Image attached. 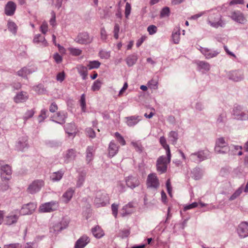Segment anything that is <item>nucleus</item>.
<instances>
[{"mask_svg": "<svg viewBox=\"0 0 248 248\" xmlns=\"http://www.w3.org/2000/svg\"><path fill=\"white\" fill-rule=\"evenodd\" d=\"M207 22L211 26L216 28L219 27H223L225 24L221 18L220 14L217 10H212L209 12Z\"/></svg>", "mask_w": 248, "mask_h": 248, "instance_id": "obj_1", "label": "nucleus"}, {"mask_svg": "<svg viewBox=\"0 0 248 248\" xmlns=\"http://www.w3.org/2000/svg\"><path fill=\"white\" fill-rule=\"evenodd\" d=\"M108 195L105 191H99L96 193V197L94 202L97 207L104 206L109 203Z\"/></svg>", "mask_w": 248, "mask_h": 248, "instance_id": "obj_2", "label": "nucleus"}, {"mask_svg": "<svg viewBox=\"0 0 248 248\" xmlns=\"http://www.w3.org/2000/svg\"><path fill=\"white\" fill-rule=\"evenodd\" d=\"M171 155L167 157L161 156L159 157L156 162L157 170L160 173H165L167 169L168 164L170 162Z\"/></svg>", "mask_w": 248, "mask_h": 248, "instance_id": "obj_3", "label": "nucleus"}, {"mask_svg": "<svg viewBox=\"0 0 248 248\" xmlns=\"http://www.w3.org/2000/svg\"><path fill=\"white\" fill-rule=\"evenodd\" d=\"M59 207L58 202H51L42 204L39 207L40 212H51L56 210Z\"/></svg>", "mask_w": 248, "mask_h": 248, "instance_id": "obj_4", "label": "nucleus"}, {"mask_svg": "<svg viewBox=\"0 0 248 248\" xmlns=\"http://www.w3.org/2000/svg\"><path fill=\"white\" fill-rule=\"evenodd\" d=\"M215 151L217 153H226L229 151L227 144L223 138H219L217 140Z\"/></svg>", "mask_w": 248, "mask_h": 248, "instance_id": "obj_5", "label": "nucleus"}, {"mask_svg": "<svg viewBox=\"0 0 248 248\" xmlns=\"http://www.w3.org/2000/svg\"><path fill=\"white\" fill-rule=\"evenodd\" d=\"M147 187L157 189L159 186V180L155 173L148 175L147 179Z\"/></svg>", "mask_w": 248, "mask_h": 248, "instance_id": "obj_6", "label": "nucleus"}, {"mask_svg": "<svg viewBox=\"0 0 248 248\" xmlns=\"http://www.w3.org/2000/svg\"><path fill=\"white\" fill-rule=\"evenodd\" d=\"M36 207V204L32 202L24 204L22 206L18 214L21 215L31 214L35 211Z\"/></svg>", "mask_w": 248, "mask_h": 248, "instance_id": "obj_7", "label": "nucleus"}, {"mask_svg": "<svg viewBox=\"0 0 248 248\" xmlns=\"http://www.w3.org/2000/svg\"><path fill=\"white\" fill-rule=\"evenodd\" d=\"M208 152L206 151H200L197 153L191 154L189 156L190 159L195 162H201L207 158Z\"/></svg>", "mask_w": 248, "mask_h": 248, "instance_id": "obj_8", "label": "nucleus"}, {"mask_svg": "<svg viewBox=\"0 0 248 248\" xmlns=\"http://www.w3.org/2000/svg\"><path fill=\"white\" fill-rule=\"evenodd\" d=\"M1 178L3 181H9L11 178L12 170L10 166L5 165L1 167Z\"/></svg>", "mask_w": 248, "mask_h": 248, "instance_id": "obj_9", "label": "nucleus"}, {"mask_svg": "<svg viewBox=\"0 0 248 248\" xmlns=\"http://www.w3.org/2000/svg\"><path fill=\"white\" fill-rule=\"evenodd\" d=\"M44 182L42 180H35L30 184L28 188V191L31 193H35L39 191L44 186Z\"/></svg>", "mask_w": 248, "mask_h": 248, "instance_id": "obj_10", "label": "nucleus"}, {"mask_svg": "<svg viewBox=\"0 0 248 248\" xmlns=\"http://www.w3.org/2000/svg\"><path fill=\"white\" fill-rule=\"evenodd\" d=\"M18 214V211L12 212L5 217L4 220V223L8 225L16 223L19 216Z\"/></svg>", "mask_w": 248, "mask_h": 248, "instance_id": "obj_11", "label": "nucleus"}, {"mask_svg": "<svg viewBox=\"0 0 248 248\" xmlns=\"http://www.w3.org/2000/svg\"><path fill=\"white\" fill-rule=\"evenodd\" d=\"M232 115L234 119L237 120H245L247 118V113L243 112L241 110L240 106H236L233 108Z\"/></svg>", "mask_w": 248, "mask_h": 248, "instance_id": "obj_12", "label": "nucleus"}, {"mask_svg": "<svg viewBox=\"0 0 248 248\" xmlns=\"http://www.w3.org/2000/svg\"><path fill=\"white\" fill-rule=\"evenodd\" d=\"M239 236L244 238L248 236V223L243 222L240 223L237 229Z\"/></svg>", "mask_w": 248, "mask_h": 248, "instance_id": "obj_13", "label": "nucleus"}, {"mask_svg": "<svg viewBox=\"0 0 248 248\" xmlns=\"http://www.w3.org/2000/svg\"><path fill=\"white\" fill-rule=\"evenodd\" d=\"M135 211L133 202H130L124 206L121 210L120 214L122 216H125L132 214Z\"/></svg>", "mask_w": 248, "mask_h": 248, "instance_id": "obj_14", "label": "nucleus"}, {"mask_svg": "<svg viewBox=\"0 0 248 248\" xmlns=\"http://www.w3.org/2000/svg\"><path fill=\"white\" fill-rule=\"evenodd\" d=\"M77 42L80 44H87L92 42V39L90 37L88 33L83 32L78 35Z\"/></svg>", "mask_w": 248, "mask_h": 248, "instance_id": "obj_15", "label": "nucleus"}, {"mask_svg": "<svg viewBox=\"0 0 248 248\" xmlns=\"http://www.w3.org/2000/svg\"><path fill=\"white\" fill-rule=\"evenodd\" d=\"M90 242V239L87 235L80 237L76 242L75 248H84Z\"/></svg>", "mask_w": 248, "mask_h": 248, "instance_id": "obj_16", "label": "nucleus"}, {"mask_svg": "<svg viewBox=\"0 0 248 248\" xmlns=\"http://www.w3.org/2000/svg\"><path fill=\"white\" fill-rule=\"evenodd\" d=\"M65 130L69 137H74L78 130L74 124L69 123L65 125Z\"/></svg>", "mask_w": 248, "mask_h": 248, "instance_id": "obj_17", "label": "nucleus"}, {"mask_svg": "<svg viewBox=\"0 0 248 248\" xmlns=\"http://www.w3.org/2000/svg\"><path fill=\"white\" fill-rule=\"evenodd\" d=\"M76 156L77 153L75 150L73 149L68 150L63 155L64 162L65 163H68L70 161H73L75 160Z\"/></svg>", "mask_w": 248, "mask_h": 248, "instance_id": "obj_18", "label": "nucleus"}, {"mask_svg": "<svg viewBox=\"0 0 248 248\" xmlns=\"http://www.w3.org/2000/svg\"><path fill=\"white\" fill-rule=\"evenodd\" d=\"M127 186L131 188H135L140 184L139 179L136 177L129 176L125 179Z\"/></svg>", "mask_w": 248, "mask_h": 248, "instance_id": "obj_19", "label": "nucleus"}, {"mask_svg": "<svg viewBox=\"0 0 248 248\" xmlns=\"http://www.w3.org/2000/svg\"><path fill=\"white\" fill-rule=\"evenodd\" d=\"M200 51L205 56L206 59H210L215 57L218 54V52L216 51H213L206 48L202 47Z\"/></svg>", "mask_w": 248, "mask_h": 248, "instance_id": "obj_20", "label": "nucleus"}, {"mask_svg": "<svg viewBox=\"0 0 248 248\" xmlns=\"http://www.w3.org/2000/svg\"><path fill=\"white\" fill-rule=\"evenodd\" d=\"M119 147L114 141H111L108 148V155L110 157L114 156L118 152Z\"/></svg>", "mask_w": 248, "mask_h": 248, "instance_id": "obj_21", "label": "nucleus"}, {"mask_svg": "<svg viewBox=\"0 0 248 248\" xmlns=\"http://www.w3.org/2000/svg\"><path fill=\"white\" fill-rule=\"evenodd\" d=\"M16 8V5L12 1H9L6 4L5 8V14L8 16L13 15Z\"/></svg>", "mask_w": 248, "mask_h": 248, "instance_id": "obj_22", "label": "nucleus"}, {"mask_svg": "<svg viewBox=\"0 0 248 248\" xmlns=\"http://www.w3.org/2000/svg\"><path fill=\"white\" fill-rule=\"evenodd\" d=\"M229 76L230 79L234 81H238L243 78L242 72L239 71H232L230 73Z\"/></svg>", "mask_w": 248, "mask_h": 248, "instance_id": "obj_23", "label": "nucleus"}, {"mask_svg": "<svg viewBox=\"0 0 248 248\" xmlns=\"http://www.w3.org/2000/svg\"><path fill=\"white\" fill-rule=\"evenodd\" d=\"M126 124L129 126H133L140 120L139 116H132L126 118Z\"/></svg>", "mask_w": 248, "mask_h": 248, "instance_id": "obj_24", "label": "nucleus"}, {"mask_svg": "<svg viewBox=\"0 0 248 248\" xmlns=\"http://www.w3.org/2000/svg\"><path fill=\"white\" fill-rule=\"evenodd\" d=\"M66 114L64 112H59L53 117V121L59 124H63L65 122Z\"/></svg>", "mask_w": 248, "mask_h": 248, "instance_id": "obj_25", "label": "nucleus"}, {"mask_svg": "<svg viewBox=\"0 0 248 248\" xmlns=\"http://www.w3.org/2000/svg\"><path fill=\"white\" fill-rule=\"evenodd\" d=\"M74 193V190L72 188L68 189L62 196V200L65 202L67 203L71 199L73 194Z\"/></svg>", "mask_w": 248, "mask_h": 248, "instance_id": "obj_26", "label": "nucleus"}, {"mask_svg": "<svg viewBox=\"0 0 248 248\" xmlns=\"http://www.w3.org/2000/svg\"><path fill=\"white\" fill-rule=\"evenodd\" d=\"M27 137H23L20 138L17 142L16 147L19 150H23L27 146Z\"/></svg>", "mask_w": 248, "mask_h": 248, "instance_id": "obj_27", "label": "nucleus"}, {"mask_svg": "<svg viewBox=\"0 0 248 248\" xmlns=\"http://www.w3.org/2000/svg\"><path fill=\"white\" fill-rule=\"evenodd\" d=\"M28 98L27 93L26 92H21L18 93L14 98V100L16 103H20L25 101Z\"/></svg>", "mask_w": 248, "mask_h": 248, "instance_id": "obj_28", "label": "nucleus"}, {"mask_svg": "<svg viewBox=\"0 0 248 248\" xmlns=\"http://www.w3.org/2000/svg\"><path fill=\"white\" fill-rule=\"evenodd\" d=\"M78 73L82 76L83 79H86L88 75V70L87 67L82 65H78L77 67Z\"/></svg>", "mask_w": 248, "mask_h": 248, "instance_id": "obj_29", "label": "nucleus"}, {"mask_svg": "<svg viewBox=\"0 0 248 248\" xmlns=\"http://www.w3.org/2000/svg\"><path fill=\"white\" fill-rule=\"evenodd\" d=\"M33 42L37 44L41 43L44 46H46L48 45V43L45 40L44 36L41 34L36 35L34 38Z\"/></svg>", "mask_w": 248, "mask_h": 248, "instance_id": "obj_30", "label": "nucleus"}, {"mask_svg": "<svg viewBox=\"0 0 248 248\" xmlns=\"http://www.w3.org/2000/svg\"><path fill=\"white\" fill-rule=\"evenodd\" d=\"M159 142L166 151L167 156L170 155V151L169 146L167 143L166 140L164 137H161L159 140Z\"/></svg>", "mask_w": 248, "mask_h": 248, "instance_id": "obj_31", "label": "nucleus"}, {"mask_svg": "<svg viewBox=\"0 0 248 248\" xmlns=\"http://www.w3.org/2000/svg\"><path fill=\"white\" fill-rule=\"evenodd\" d=\"M92 232L93 235L98 238L102 237L104 233L102 229L99 226H96L92 229Z\"/></svg>", "mask_w": 248, "mask_h": 248, "instance_id": "obj_32", "label": "nucleus"}, {"mask_svg": "<svg viewBox=\"0 0 248 248\" xmlns=\"http://www.w3.org/2000/svg\"><path fill=\"white\" fill-rule=\"evenodd\" d=\"M94 152V149L93 147H88L87 148L86 151V160L88 163L93 160Z\"/></svg>", "mask_w": 248, "mask_h": 248, "instance_id": "obj_33", "label": "nucleus"}, {"mask_svg": "<svg viewBox=\"0 0 248 248\" xmlns=\"http://www.w3.org/2000/svg\"><path fill=\"white\" fill-rule=\"evenodd\" d=\"M232 17L235 21L241 24H244L246 21V18L241 13H234Z\"/></svg>", "mask_w": 248, "mask_h": 248, "instance_id": "obj_34", "label": "nucleus"}, {"mask_svg": "<svg viewBox=\"0 0 248 248\" xmlns=\"http://www.w3.org/2000/svg\"><path fill=\"white\" fill-rule=\"evenodd\" d=\"M34 71V70H31V69L27 68V67H24L22 68L20 70L18 71L17 74L19 76L25 77L28 75L30 74L32 72V71Z\"/></svg>", "mask_w": 248, "mask_h": 248, "instance_id": "obj_35", "label": "nucleus"}, {"mask_svg": "<svg viewBox=\"0 0 248 248\" xmlns=\"http://www.w3.org/2000/svg\"><path fill=\"white\" fill-rule=\"evenodd\" d=\"M63 229V228L62 225V223L58 222L55 223L53 226L50 227V231L53 233H57Z\"/></svg>", "mask_w": 248, "mask_h": 248, "instance_id": "obj_36", "label": "nucleus"}, {"mask_svg": "<svg viewBox=\"0 0 248 248\" xmlns=\"http://www.w3.org/2000/svg\"><path fill=\"white\" fill-rule=\"evenodd\" d=\"M102 81L100 79L96 80L92 86V90L93 92L99 91L102 86Z\"/></svg>", "mask_w": 248, "mask_h": 248, "instance_id": "obj_37", "label": "nucleus"}, {"mask_svg": "<svg viewBox=\"0 0 248 248\" xmlns=\"http://www.w3.org/2000/svg\"><path fill=\"white\" fill-rule=\"evenodd\" d=\"M63 173L62 171L55 172L51 174L50 178L53 181H59L62 178Z\"/></svg>", "mask_w": 248, "mask_h": 248, "instance_id": "obj_38", "label": "nucleus"}, {"mask_svg": "<svg viewBox=\"0 0 248 248\" xmlns=\"http://www.w3.org/2000/svg\"><path fill=\"white\" fill-rule=\"evenodd\" d=\"M137 60V57L136 55H133L128 56L126 59V62L129 66L133 65Z\"/></svg>", "mask_w": 248, "mask_h": 248, "instance_id": "obj_39", "label": "nucleus"}, {"mask_svg": "<svg viewBox=\"0 0 248 248\" xmlns=\"http://www.w3.org/2000/svg\"><path fill=\"white\" fill-rule=\"evenodd\" d=\"M100 65V62L97 61H90L89 63L87 64V66L89 69L97 68Z\"/></svg>", "mask_w": 248, "mask_h": 248, "instance_id": "obj_40", "label": "nucleus"}, {"mask_svg": "<svg viewBox=\"0 0 248 248\" xmlns=\"http://www.w3.org/2000/svg\"><path fill=\"white\" fill-rule=\"evenodd\" d=\"M169 138L173 143L174 144L178 138V133L175 131H171L169 134Z\"/></svg>", "mask_w": 248, "mask_h": 248, "instance_id": "obj_41", "label": "nucleus"}, {"mask_svg": "<svg viewBox=\"0 0 248 248\" xmlns=\"http://www.w3.org/2000/svg\"><path fill=\"white\" fill-rule=\"evenodd\" d=\"M115 137L117 140L121 145H124L126 144L124 138L118 132L115 133Z\"/></svg>", "mask_w": 248, "mask_h": 248, "instance_id": "obj_42", "label": "nucleus"}, {"mask_svg": "<svg viewBox=\"0 0 248 248\" xmlns=\"http://www.w3.org/2000/svg\"><path fill=\"white\" fill-rule=\"evenodd\" d=\"M68 50L72 55L75 56L80 55L82 52L80 49L73 47L69 48Z\"/></svg>", "mask_w": 248, "mask_h": 248, "instance_id": "obj_43", "label": "nucleus"}, {"mask_svg": "<svg viewBox=\"0 0 248 248\" xmlns=\"http://www.w3.org/2000/svg\"><path fill=\"white\" fill-rule=\"evenodd\" d=\"M198 65L201 68L205 71H208L210 69L209 64L205 62L200 61L198 62Z\"/></svg>", "mask_w": 248, "mask_h": 248, "instance_id": "obj_44", "label": "nucleus"}, {"mask_svg": "<svg viewBox=\"0 0 248 248\" xmlns=\"http://www.w3.org/2000/svg\"><path fill=\"white\" fill-rule=\"evenodd\" d=\"M80 104L82 111H86V102H85V94H82L80 99Z\"/></svg>", "mask_w": 248, "mask_h": 248, "instance_id": "obj_45", "label": "nucleus"}, {"mask_svg": "<svg viewBox=\"0 0 248 248\" xmlns=\"http://www.w3.org/2000/svg\"><path fill=\"white\" fill-rule=\"evenodd\" d=\"M147 31L150 35L155 34L157 31V28L155 25H151L147 28Z\"/></svg>", "mask_w": 248, "mask_h": 248, "instance_id": "obj_46", "label": "nucleus"}, {"mask_svg": "<svg viewBox=\"0 0 248 248\" xmlns=\"http://www.w3.org/2000/svg\"><path fill=\"white\" fill-rule=\"evenodd\" d=\"M8 26L9 30L13 33H15L16 32L17 26L14 22L11 21L8 22Z\"/></svg>", "mask_w": 248, "mask_h": 248, "instance_id": "obj_47", "label": "nucleus"}, {"mask_svg": "<svg viewBox=\"0 0 248 248\" xmlns=\"http://www.w3.org/2000/svg\"><path fill=\"white\" fill-rule=\"evenodd\" d=\"M166 187H167V191H168L169 196L170 197H172V188L171 186L170 181V179H168L167 181Z\"/></svg>", "mask_w": 248, "mask_h": 248, "instance_id": "obj_48", "label": "nucleus"}, {"mask_svg": "<svg viewBox=\"0 0 248 248\" xmlns=\"http://www.w3.org/2000/svg\"><path fill=\"white\" fill-rule=\"evenodd\" d=\"M120 31V27L118 24H115L114 27V30H113V33H114V37L116 39H118L119 38V32Z\"/></svg>", "mask_w": 248, "mask_h": 248, "instance_id": "obj_49", "label": "nucleus"}, {"mask_svg": "<svg viewBox=\"0 0 248 248\" xmlns=\"http://www.w3.org/2000/svg\"><path fill=\"white\" fill-rule=\"evenodd\" d=\"M131 144L138 151H141L142 150V146L140 142L139 141H132Z\"/></svg>", "mask_w": 248, "mask_h": 248, "instance_id": "obj_50", "label": "nucleus"}, {"mask_svg": "<svg viewBox=\"0 0 248 248\" xmlns=\"http://www.w3.org/2000/svg\"><path fill=\"white\" fill-rule=\"evenodd\" d=\"M180 33L179 32H174L172 34V38L173 41L175 44H178L180 41Z\"/></svg>", "mask_w": 248, "mask_h": 248, "instance_id": "obj_51", "label": "nucleus"}, {"mask_svg": "<svg viewBox=\"0 0 248 248\" xmlns=\"http://www.w3.org/2000/svg\"><path fill=\"white\" fill-rule=\"evenodd\" d=\"M65 76L64 72H59L56 76V79L57 81L62 82L65 79Z\"/></svg>", "mask_w": 248, "mask_h": 248, "instance_id": "obj_52", "label": "nucleus"}, {"mask_svg": "<svg viewBox=\"0 0 248 248\" xmlns=\"http://www.w3.org/2000/svg\"><path fill=\"white\" fill-rule=\"evenodd\" d=\"M51 14V18L50 19L49 23L50 25L54 27L56 25L55 13L54 12H52Z\"/></svg>", "mask_w": 248, "mask_h": 248, "instance_id": "obj_53", "label": "nucleus"}, {"mask_svg": "<svg viewBox=\"0 0 248 248\" xmlns=\"http://www.w3.org/2000/svg\"><path fill=\"white\" fill-rule=\"evenodd\" d=\"M131 5L128 2L126 3L125 7V16L126 18H128L131 12Z\"/></svg>", "mask_w": 248, "mask_h": 248, "instance_id": "obj_54", "label": "nucleus"}, {"mask_svg": "<svg viewBox=\"0 0 248 248\" xmlns=\"http://www.w3.org/2000/svg\"><path fill=\"white\" fill-rule=\"evenodd\" d=\"M157 82L154 80H151L148 83V87L151 89H156L157 88Z\"/></svg>", "mask_w": 248, "mask_h": 248, "instance_id": "obj_55", "label": "nucleus"}, {"mask_svg": "<svg viewBox=\"0 0 248 248\" xmlns=\"http://www.w3.org/2000/svg\"><path fill=\"white\" fill-rule=\"evenodd\" d=\"M100 35H101V39L102 40L105 41L107 39L108 34H107V31L105 30L104 28H102L101 29Z\"/></svg>", "mask_w": 248, "mask_h": 248, "instance_id": "obj_56", "label": "nucleus"}, {"mask_svg": "<svg viewBox=\"0 0 248 248\" xmlns=\"http://www.w3.org/2000/svg\"><path fill=\"white\" fill-rule=\"evenodd\" d=\"M170 13V10L169 8L165 7L163 8L160 13V16L161 17H166L169 16Z\"/></svg>", "mask_w": 248, "mask_h": 248, "instance_id": "obj_57", "label": "nucleus"}, {"mask_svg": "<svg viewBox=\"0 0 248 248\" xmlns=\"http://www.w3.org/2000/svg\"><path fill=\"white\" fill-rule=\"evenodd\" d=\"M40 30L43 34H46L47 31L48 25L46 22H43L40 27Z\"/></svg>", "mask_w": 248, "mask_h": 248, "instance_id": "obj_58", "label": "nucleus"}, {"mask_svg": "<svg viewBox=\"0 0 248 248\" xmlns=\"http://www.w3.org/2000/svg\"><path fill=\"white\" fill-rule=\"evenodd\" d=\"M117 188L120 192H123L125 190V186L123 183L122 182H118L117 185Z\"/></svg>", "mask_w": 248, "mask_h": 248, "instance_id": "obj_59", "label": "nucleus"}, {"mask_svg": "<svg viewBox=\"0 0 248 248\" xmlns=\"http://www.w3.org/2000/svg\"><path fill=\"white\" fill-rule=\"evenodd\" d=\"M118 205L117 204L113 203L111 205V210L112 212V214L115 217H116L118 214Z\"/></svg>", "mask_w": 248, "mask_h": 248, "instance_id": "obj_60", "label": "nucleus"}, {"mask_svg": "<svg viewBox=\"0 0 248 248\" xmlns=\"http://www.w3.org/2000/svg\"><path fill=\"white\" fill-rule=\"evenodd\" d=\"M99 56L102 59H107L110 57V54L108 52L102 50L99 52Z\"/></svg>", "mask_w": 248, "mask_h": 248, "instance_id": "obj_61", "label": "nucleus"}, {"mask_svg": "<svg viewBox=\"0 0 248 248\" xmlns=\"http://www.w3.org/2000/svg\"><path fill=\"white\" fill-rule=\"evenodd\" d=\"M87 135L90 138H93L95 137L94 131L91 128H87L86 129Z\"/></svg>", "mask_w": 248, "mask_h": 248, "instance_id": "obj_62", "label": "nucleus"}, {"mask_svg": "<svg viewBox=\"0 0 248 248\" xmlns=\"http://www.w3.org/2000/svg\"><path fill=\"white\" fill-rule=\"evenodd\" d=\"M84 180H85V178H84V176H83V175L79 176L78 178V180L77 181V187L81 186L83 185V184L84 182Z\"/></svg>", "mask_w": 248, "mask_h": 248, "instance_id": "obj_63", "label": "nucleus"}, {"mask_svg": "<svg viewBox=\"0 0 248 248\" xmlns=\"http://www.w3.org/2000/svg\"><path fill=\"white\" fill-rule=\"evenodd\" d=\"M34 113V112L33 110L31 109V110H28L26 113V114L24 116V119H25L26 120L31 118V117H32Z\"/></svg>", "mask_w": 248, "mask_h": 248, "instance_id": "obj_64", "label": "nucleus"}]
</instances>
